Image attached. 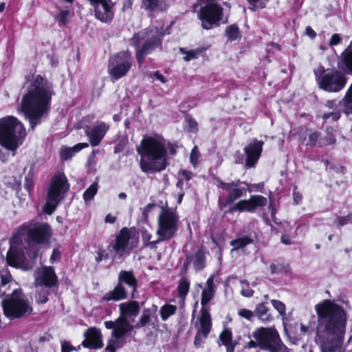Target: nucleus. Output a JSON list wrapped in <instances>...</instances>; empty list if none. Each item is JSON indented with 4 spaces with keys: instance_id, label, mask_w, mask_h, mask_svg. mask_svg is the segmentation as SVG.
I'll list each match as a JSON object with an SVG mask.
<instances>
[{
    "instance_id": "obj_58",
    "label": "nucleus",
    "mask_w": 352,
    "mask_h": 352,
    "mask_svg": "<svg viewBox=\"0 0 352 352\" xmlns=\"http://www.w3.org/2000/svg\"><path fill=\"white\" fill-rule=\"evenodd\" d=\"M342 42V37L339 34L335 33L333 34L330 39L329 45L330 46H335L340 44Z\"/></svg>"
},
{
    "instance_id": "obj_64",
    "label": "nucleus",
    "mask_w": 352,
    "mask_h": 352,
    "mask_svg": "<svg viewBox=\"0 0 352 352\" xmlns=\"http://www.w3.org/2000/svg\"><path fill=\"white\" fill-rule=\"evenodd\" d=\"M254 290L248 287L247 289H242L241 294L242 296L250 298L254 295Z\"/></svg>"
},
{
    "instance_id": "obj_21",
    "label": "nucleus",
    "mask_w": 352,
    "mask_h": 352,
    "mask_svg": "<svg viewBox=\"0 0 352 352\" xmlns=\"http://www.w3.org/2000/svg\"><path fill=\"white\" fill-rule=\"evenodd\" d=\"M85 339L82 342L83 347L98 350L103 347L102 334L100 329L91 327L86 329L83 334Z\"/></svg>"
},
{
    "instance_id": "obj_14",
    "label": "nucleus",
    "mask_w": 352,
    "mask_h": 352,
    "mask_svg": "<svg viewBox=\"0 0 352 352\" xmlns=\"http://www.w3.org/2000/svg\"><path fill=\"white\" fill-rule=\"evenodd\" d=\"M20 234H25L28 242L47 244L53 235L51 226L46 222L30 221L23 223L19 228Z\"/></svg>"
},
{
    "instance_id": "obj_59",
    "label": "nucleus",
    "mask_w": 352,
    "mask_h": 352,
    "mask_svg": "<svg viewBox=\"0 0 352 352\" xmlns=\"http://www.w3.org/2000/svg\"><path fill=\"white\" fill-rule=\"evenodd\" d=\"M76 350V349L71 345L69 342L64 341L61 344V352H71Z\"/></svg>"
},
{
    "instance_id": "obj_36",
    "label": "nucleus",
    "mask_w": 352,
    "mask_h": 352,
    "mask_svg": "<svg viewBox=\"0 0 352 352\" xmlns=\"http://www.w3.org/2000/svg\"><path fill=\"white\" fill-rule=\"evenodd\" d=\"M253 239H252L248 235H245L242 237L236 238L235 239L232 240L230 242V245L233 247V251L243 248L247 245L253 243Z\"/></svg>"
},
{
    "instance_id": "obj_34",
    "label": "nucleus",
    "mask_w": 352,
    "mask_h": 352,
    "mask_svg": "<svg viewBox=\"0 0 352 352\" xmlns=\"http://www.w3.org/2000/svg\"><path fill=\"white\" fill-rule=\"evenodd\" d=\"M225 36L230 42L241 39L242 35L236 23L227 26L225 30Z\"/></svg>"
},
{
    "instance_id": "obj_40",
    "label": "nucleus",
    "mask_w": 352,
    "mask_h": 352,
    "mask_svg": "<svg viewBox=\"0 0 352 352\" xmlns=\"http://www.w3.org/2000/svg\"><path fill=\"white\" fill-rule=\"evenodd\" d=\"M152 235L146 230L142 231V239L144 243V247L150 248L151 249L157 248L156 244L159 243L161 241H164V240H160V236H158V239L156 241H151V239Z\"/></svg>"
},
{
    "instance_id": "obj_18",
    "label": "nucleus",
    "mask_w": 352,
    "mask_h": 352,
    "mask_svg": "<svg viewBox=\"0 0 352 352\" xmlns=\"http://www.w3.org/2000/svg\"><path fill=\"white\" fill-rule=\"evenodd\" d=\"M200 328L197 331L194 340V346L196 349L203 346L204 340H206L212 329V318L207 308H201L199 318Z\"/></svg>"
},
{
    "instance_id": "obj_22",
    "label": "nucleus",
    "mask_w": 352,
    "mask_h": 352,
    "mask_svg": "<svg viewBox=\"0 0 352 352\" xmlns=\"http://www.w3.org/2000/svg\"><path fill=\"white\" fill-rule=\"evenodd\" d=\"M263 144L264 142L263 141L254 139L252 142L244 148V153L246 156L245 166L247 168H252L256 166L261 155Z\"/></svg>"
},
{
    "instance_id": "obj_4",
    "label": "nucleus",
    "mask_w": 352,
    "mask_h": 352,
    "mask_svg": "<svg viewBox=\"0 0 352 352\" xmlns=\"http://www.w3.org/2000/svg\"><path fill=\"white\" fill-rule=\"evenodd\" d=\"M213 179L216 182V186L218 188H221L228 192L225 199H219L218 206L220 210L232 205L224 214H234L236 212H254L258 208L267 206V199L261 195H251L248 199H241L236 203L234 201L245 195L247 189L244 187H239L241 184H245L240 179H236L231 182H225L219 177H214ZM248 186H249L247 184Z\"/></svg>"
},
{
    "instance_id": "obj_28",
    "label": "nucleus",
    "mask_w": 352,
    "mask_h": 352,
    "mask_svg": "<svg viewBox=\"0 0 352 352\" xmlns=\"http://www.w3.org/2000/svg\"><path fill=\"white\" fill-rule=\"evenodd\" d=\"M222 344L226 346V352H234L237 345V342L232 340V332L230 329H224L219 334V337Z\"/></svg>"
},
{
    "instance_id": "obj_46",
    "label": "nucleus",
    "mask_w": 352,
    "mask_h": 352,
    "mask_svg": "<svg viewBox=\"0 0 352 352\" xmlns=\"http://www.w3.org/2000/svg\"><path fill=\"white\" fill-rule=\"evenodd\" d=\"M71 16L70 11L68 10H61L58 14L56 15L55 19L58 22L60 26L65 25Z\"/></svg>"
},
{
    "instance_id": "obj_47",
    "label": "nucleus",
    "mask_w": 352,
    "mask_h": 352,
    "mask_svg": "<svg viewBox=\"0 0 352 352\" xmlns=\"http://www.w3.org/2000/svg\"><path fill=\"white\" fill-rule=\"evenodd\" d=\"M292 197L294 205H300L302 202V194L298 190V186L295 184L292 186Z\"/></svg>"
},
{
    "instance_id": "obj_30",
    "label": "nucleus",
    "mask_w": 352,
    "mask_h": 352,
    "mask_svg": "<svg viewBox=\"0 0 352 352\" xmlns=\"http://www.w3.org/2000/svg\"><path fill=\"white\" fill-rule=\"evenodd\" d=\"M208 48V46H202L195 50H186L185 48L181 47L179 52L181 54L186 55L184 57V60L188 62L193 59H197L199 56H201Z\"/></svg>"
},
{
    "instance_id": "obj_19",
    "label": "nucleus",
    "mask_w": 352,
    "mask_h": 352,
    "mask_svg": "<svg viewBox=\"0 0 352 352\" xmlns=\"http://www.w3.org/2000/svg\"><path fill=\"white\" fill-rule=\"evenodd\" d=\"M110 126L104 122H97L92 127L87 126L85 133L89 139V144L95 147L98 146L109 130Z\"/></svg>"
},
{
    "instance_id": "obj_8",
    "label": "nucleus",
    "mask_w": 352,
    "mask_h": 352,
    "mask_svg": "<svg viewBox=\"0 0 352 352\" xmlns=\"http://www.w3.org/2000/svg\"><path fill=\"white\" fill-rule=\"evenodd\" d=\"M138 282L132 270H121L118 275V281L113 289L104 294L102 302L120 301L129 298H135Z\"/></svg>"
},
{
    "instance_id": "obj_49",
    "label": "nucleus",
    "mask_w": 352,
    "mask_h": 352,
    "mask_svg": "<svg viewBox=\"0 0 352 352\" xmlns=\"http://www.w3.org/2000/svg\"><path fill=\"white\" fill-rule=\"evenodd\" d=\"M271 303L274 308L278 311L280 315L284 316L286 312L285 305L278 300H272Z\"/></svg>"
},
{
    "instance_id": "obj_41",
    "label": "nucleus",
    "mask_w": 352,
    "mask_h": 352,
    "mask_svg": "<svg viewBox=\"0 0 352 352\" xmlns=\"http://www.w3.org/2000/svg\"><path fill=\"white\" fill-rule=\"evenodd\" d=\"M60 202L58 199L51 200L50 197L47 196L46 202L43 207V212L48 215L52 214Z\"/></svg>"
},
{
    "instance_id": "obj_61",
    "label": "nucleus",
    "mask_w": 352,
    "mask_h": 352,
    "mask_svg": "<svg viewBox=\"0 0 352 352\" xmlns=\"http://www.w3.org/2000/svg\"><path fill=\"white\" fill-rule=\"evenodd\" d=\"M267 209H268L269 212H270L272 219L273 220H274L277 211H276L274 203L272 201H270V203L268 204Z\"/></svg>"
},
{
    "instance_id": "obj_56",
    "label": "nucleus",
    "mask_w": 352,
    "mask_h": 352,
    "mask_svg": "<svg viewBox=\"0 0 352 352\" xmlns=\"http://www.w3.org/2000/svg\"><path fill=\"white\" fill-rule=\"evenodd\" d=\"M87 147H89V143L81 142V143H78V144H75L72 147H69V148L70 149V151H72L76 154V153H78L81 150H82L85 148H87Z\"/></svg>"
},
{
    "instance_id": "obj_50",
    "label": "nucleus",
    "mask_w": 352,
    "mask_h": 352,
    "mask_svg": "<svg viewBox=\"0 0 352 352\" xmlns=\"http://www.w3.org/2000/svg\"><path fill=\"white\" fill-rule=\"evenodd\" d=\"M112 338H113L109 340L107 342V346L104 349L105 352H116L117 349L120 347L117 342L119 339H116L113 337Z\"/></svg>"
},
{
    "instance_id": "obj_16",
    "label": "nucleus",
    "mask_w": 352,
    "mask_h": 352,
    "mask_svg": "<svg viewBox=\"0 0 352 352\" xmlns=\"http://www.w3.org/2000/svg\"><path fill=\"white\" fill-rule=\"evenodd\" d=\"M223 8L216 3L208 2L201 6L197 12V18L201 23V28L206 30H212L220 25L223 19Z\"/></svg>"
},
{
    "instance_id": "obj_9",
    "label": "nucleus",
    "mask_w": 352,
    "mask_h": 352,
    "mask_svg": "<svg viewBox=\"0 0 352 352\" xmlns=\"http://www.w3.org/2000/svg\"><path fill=\"white\" fill-rule=\"evenodd\" d=\"M3 315L12 320L30 316L33 308L21 289H15L1 301Z\"/></svg>"
},
{
    "instance_id": "obj_15",
    "label": "nucleus",
    "mask_w": 352,
    "mask_h": 352,
    "mask_svg": "<svg viewBox=\"0 0 352 352\" xmlns=\"http://www.w3.org/2000/svg\"><path fill=\"white\" fill-rule=\"evenodd\" d=\"M133 65V56L128 51H121L111 56L108 62V74L113 81L125 76Z\"/></svg>"
},
{
    "instance_id": "obj_17",
    "label": "nucleus",
    "mask_w": 352,
    "mask_h": 352,
    "mask_svg": "<svg viewBox=\"0 0 352 352\" xmlns=\"http://www.w3.org/2000/svg\"><path fill=\"white\" fill-rule=\"evenodd\" d=\"M70 185L63 173L54 175L47 189V196L51 200L58 199L63 201L69 190Z\"/></svg>"
},
{
    "instance_id": "obj_1",
    "label": "nucleus",
    "mask_w": 352,
    "mask_h": 352,
    "mask_svg": "<svg viewBox=\"0 0 352 352\" xmlns=\"http://www.w3.org/2000/svg\"><path fill=\"white\" fill-rule=\"evenodd\" d=\"M318 316L317 338L321 352H336L342 346L347 314L340 305L324 300L315 306Z\"/></svg>"
},
{
    "instance_id": "obj_23",
    "label": "nucleus",
    "mask_w": 352,
    "mask_h": 352,
    "mask_svg": "<svg viewBox=\"0 0 352 352\" xmlns=\"http://www.w3.org/2000/svg\"><path fill=\"white\" fill-rule=\"evenodd\" d=\"M23 258V252L16 248L11 246L7 252L6 261L8 265L25 271L31 270L32 265L25 263Z\"/></svg>"
},
{
    "instance_id": "obj_39",
    "label": "nucleus",
    "mask_w": 352,
    "mask_h": 352,
    "mask_svg": "<svg viewBox=\"0 0 352 352\" xmlns=\"http://www.w3.org/2000/svg\"><path fill=\"white\" fill-rule=\"evenodd\" d=\"M177 307L170 304H165L161 307L160 310V314L162 320L166 321L168 318L175 314L177 311Z\"/></svg>"
},
{
    "instance_id": "obj_38",
    "label": "nucleus",
    "mask_w": 352,
    "mask_h": 352,
    "mask_svg": "<svg viewBox=\"0 0 352 352\" xmlns=\"http://www.w3.org/2000/svg\"><path fill=\"white\" fill-rule=\"evenodd\" d=\"M343 102V112L349 115L352 113V83L349 87L346 94L342 99Z\"/></svg>"
},
{
    "instance_id": "obj_48",
    "label": "nucleus",
    "mask_w": 352,
    "mask_h": 352,
    "mask_svg": "<svg viewBox=\"0 0 352 352\" xmlns=\"http://www.w3.org/2000/svg\"><path fill=\"white\" fill-rule=\"evenodd\" d=\"M238 315L243 318H245L249 321H252L253 320V318L254 317H256L255 316V311H251L250 309H240L239 311H238Z\"/></svg>"
},
{
    "instance_id": "obj_54",
    "label": "nucleus",
    "mask_w": 352,
    "mask_h": 352,
    "mask_svg": "<svg viewBox=\"0 0 352 352\" xmlns=\"http://www.w3.org/2000/svg\"><path fill=\"white\" fill-rule=\"evenodd\" d=\"M188 129L189 132L197 133L198 131V123L192 118L187 120Z\"/></svg>"
},
{
    "instance_id": "obj_13",
    "label": "nucleus",
    "mask_w": 352,
    "mask_h": 352,
    "mask_svg": "<svg viewBox=\"0 0 352 352\" xmlns=\"http://www.w3.org/2000/svg\"><path fill=\"white\" fill-rule=\"evenodd\" d=\"M179 216L176 208L162 207L157 218V234L160 240L175 237L178 230Z\"/></svg>"
},
{
    "instance_id": "obj_12",
    "label": "nucleus",
    "mask_w": 352,
    "mask_h": 352,
    "mask_svg": "<svg viewBox=\"0 0 352 352\" xmlns=\"http://www.w3.org/2000/svg\"><path fill=\"white\" fill-rule=\"evenodd\" d=\"M139 232L135 227L122 228L116 234L115 240L109 245L110 251L113 252V258H122L127 250H133L137 246Z\"/></svg>"
},
{
    "instance_id": "obj_31",
    "label": "nucleus",
    "mask_w": 352,
    "mask_h": 352,
    "mask_svg": "<svg viewBox=\"0 0 352 352\" xmlns=\"http://www.w3.org/2000/svg\"><path fill=\"white\" fill-rule=\"evenodd\" d=\"M308 132V140L306 143V146L314 148V147H324L320 146V143L322 139V133L317 130L307 129Z\"/></svg>"
},
{
    "instance_id": "obj_52",
    "label": "nucleus",
    "mask_w": 352,
    "mask_h": 352,
    "mask_svg": "<svg viewBox=\"0 0 352 352\" xmlns=\"http://www.w3.org/2000/svg\"><path fill=\"white\" fill-rule=\"evenodd\" d=\"M199 152L197 146H194L191 151L190 160L193 166H196L198 163Z\"/></svg>"
},
{
    "instance_id": "obj_29",
    "label": "nucleus",
    "mask_w": 352,
    "mask_h": 352,
    "mask_svg": "<svg viewBox=\"0 0 352 352\" xmlns=\"http://www.w3.org/2000/svg\"><path fill=\"white\" fill-rule=\"evenodd\" d=\"M267 302H263L256 305L255 307V316L263 322H269L273 320L270 309L267 306Z\"/></svg>"
},
{
    "instance_id": "obj_33",
    "label": "nucleus",
    "mask_w": 352,
    "mask_h": 352,
    "mask_svg": "<svg viewBox=\"0 0 352 352\" xmlns=\"http://www.w3.org/2000/svg\"><path fill=\"white\" fill-rule=\"evenodd\" d=\"M193 265L196 271H201L206 267V257L203 247L194 254Z\"/></svg>"
},
{
    "instance_id": "obj_63",
    "label": "nucleus",
    "mask_w": 352,
    "mask_h": 352,
    "mask_svg": "<svg viewBox=\"0 0 352 352\" xmlns=\"http://www.w3.org/2000/svg\"><path fill=\"white\" fill-rule=\"evenodd\" d=\"M214 275H212L208 278V280L206 281L207 287L206 289H210V290H215V289H214L215 287L214 285Z\"/></svg>"
},
{
    "instance_id": "obj_3",
    "label": "nucleus",
    "mask_w": 352,
    "mask_h": 352,
    "mask_svg": "<svg viewBox=\"0 0 352 352\" xmlns=\"http://www.w3.org/2000/svg\"><path fill=\"white\" fill-rule=\"evenodd\" d=\"M157 307L153 305L151 308H144L135 324H133L135 318L140 312V303L137 300H129L119 305L120 315L116 320H107L104 322L107 329H112L111 337L122 339L134 329H140L148 325L151 316L155 314Z\"/></svg>"
},
{
    "instance_id": "obj_5",
    "label": "nucleus",
    "mask_w": 352,
    "mask_h": 352,
    "mask_svg": "<svg viewBox=\"0 0 352 352\" xmlns=\"http://www.w3.org/2000/svg\"><path fill=\"white\" fill-rule=\"evenodd\" d=\"M166 34L163 27L149 26L143 30L134 33L129 39V43L135 50V58L140 66L145 58L154 51H162L164 37Z\"/></svg>"
},
{
    "instance_id": "obj_20",
    "label": "nucleus",
    "mask_w": 352,
    "mask_h": 352,
    "mask_svg": "<svg viewBox=\"0 0 352 352\" xmlns=\"http://www.w3.org/2000/svg\"><path fill=\"white\" fill-rule=\"evenodd\" d=\"M94 8L96 19L104 23H110L113 17L111 0H87Z\"/></svg>"
},
{
    "instance_id": "obj_55",
    "label": "nucleus",
    "mask_w": 352,
    "mask_h": 352,
    "mask_svg": "<svg viewBox=\"0 0 352 352\" xmlns=\"http://www.w3.org/2000/svg\"><path fill=\"white\" fill-rule=\"evenodd\" d=\"M60 156L63 160H68L73 157L72 154H71V151L69 147L65 146L61 148L60 151Z\"/></svg>"
},
{
    "instance_id": "obj_2",
    "label": "nucleus",
    "mask_w": 352,
    "mask_h": 352,
    "mask_svg": "<svg viewBox=\"0 0 352 352\" xmlns=\"http://www.w3.org/2000/svg\"><path fill=\"white\" fill-rule=\"evenodd\" d=\"M177 148V144L166 142L162 137H144L137 146L141 170L148 175L166 170L169 165L168 154L175 155Z\"/></svg>"
},
{
    "instance_id": "obj_37",
    "label": "nucleus",
    "mask_w": 352,
    "mask_h": 352,
    "mask_svg": "<svg viewBox=\"0 0 352 352\" xmlns=\"http://www.w3.org/2000/svg\"><path fill=\"white\" fill-rule=\"evenodd\" d=\"M270 270L272 274L285 273L287 274L290 272V265L288 263L283 261H278L277 263H272L270 265Z\"/></svg>"
},
{
    "instance_id": "obj_45",
    "label": "nucleus",
    "mask_w": 352,
    "mask_h": 352,
    "mask_svg": "<svg viewBox=\"0 0 352 352\" xmlns=\"http://www.w3.org/2000/svg\"><path fill=\"white\" fill-rule=\"evenodd\" d=\"M215 293V290H210L204 289L201 293V308H206V305L213 298Z\"/></svg>"
},
{
    "instance_id": "obj_11",
    "label": "nucleus",
    "mask_w": 352,
    "mask_h": 352,
    "mask_svg": "<svg viewBox=\"0 0 352 352\" xmlns=\"http://www.w3.org/2000/svg\"><path fill=\"white\" fill-rule=\"evenodd\" d=\"M252 337L259 341L261 350L269 352H289V349L282 341L278 331L274 327L256 328Z\"/></svg>"
},
{
    "instance_id": "obj_35",
    "label": "nucleus",
    "mask_w": 352,
    "mask_h": 352,
    "mask_svg": "<svg viewBox=\"0 0 352 352\" xmlns=\"http://www.w3.org/2000/svg\"><path fill=\"white\" fill-rule=\"evenodd\" d=\"M326 135L322 138L320 145V146H329L333 145L336 143V130L333 126H329L326 127L325 129Z\"/></svg>"
},
{
    "instance_id": "obj_62",
    "label": "nucleus",
    "mask_w": 352,
    "mask_h": 352,
    "mask_svg": "<svg viewBox=\"0 0 352 352\" xmlns=\"http://www.w3.org/2000/svg\"><path fill=\"white\" fill-rule=\"evenodd\" d=\"M305 34L311 39H314L316 37V32L312 29L311 26H307L305 28Z\"/></svg>"
},
{
    "instance_id": "obj_6",
    "label": "nucleus",
    "mask_w": 352,
    "mask_h": 352,
    "mask_svg": "<svg viewBox=\"0 0 352 352\" xmlns=\"http://www.w3.org/2000/svg\"><path fill=\"white\" fill-rule=\"evenodd\" d=\"M51 102V93L28 92L23 96L21 110L28 118L32 129L39 124L42 117L49 112Z\"/></svg>"
},
{
    "instance_id": "obj_53",
    "label": "nucleus",
    "mask_w": 352,
    "mask_h": 352,
    "mask_svg": "<svg viewBox=\"0 0 352 352\" xmlns=\"http://www.w3.org/2000/svg\"><path fill=\"white\" fill-rule=\"evenodd\" d=\"M338 225L344 226L349 223H352V213H349L346 216H340L338 217Z\"/></svg>"
},
{
    "instance_id": "obj_42",
    "label": "nucleus",
    "mask_w": 352,
    "mask_h": 352,
    "mask_svg": "<svg viewBox=\"0 0 352 352\" xmlns=\"http://www.w3.org/2000/svg\"><path fill=\"white\" fill-rule=\"evenodd\" d=\"M341 118V112L340 110L335 109L331 112L324 113L321 118L323 120V123L327 122L329 119H331V122H338Z\"/></svg>"
},
{
    "instance_id": "obj_57",
    "label": "nucleus",
    "mask_w": 352,
    "mask_h": 352,
    "mask_svg": "<svg viewBox=\"0 0 352 352\" xmlns=\"http://www.w3.org/2000/svg\"><path fill=\"white\" fill-rule=\"evenodd\" d=\"M179 177H180V179H183V181L184 179L190 181L192 177V173L187 170H181L179 172Z\"/></svg>"
},
{
    "instance_id": "obj_26",
    "label": "nucleus",
    "mask_w": 352,
    "mask_h": 352,
    "mask_svg": "<svg viewBox=\"0 0 352 352\" xmlns=\"http://www.w3.org/2000/svg\"><path fill=\"white\" fill-rule=\"evenodd\" d=\"M28 92L51 93L48 80L40 74L36 75L31 82Z\"/></svg>"
},
{
    "instance_id": "obj_25",
    "label": "nucleus",
    "mask_w": 352,
    "mask_h": 352,
    "mask_svg": "<svg viewBox=\"0 0 352 352\" xmlns=\"http://www.w3.org/2000/svg\"><path fill=\"white\" fill-rule=\"evenodd\" d=\"M41 284L47 287H52L58 284V277L52 267H45L43 269L41 276Z\"/></svg>"
},
{
    "instance_id": "obj_60",
    "label": "nucleus",
    "mask_w": 352,
    "mask_h": 352,
    "mask_svg": "<svg viewBox=\"0 0 352 352\" xmlns=\"http://www.w3.org/2000/svg\"><path fill=\"white\" fill-rule=\"evenodd\" d=\"M61 258L60 252L58 249H54L52 251V254L50 256V261L52 262L58 261Z\"/></svg>"
},
{
    "instance_id": "obj_51",
    "label": "nucleus",
    "mask_w": 352,
    "mask_h": 352,
    "mask_svg": "<svg viewBox=\"0 0 352 352\" xmlns=\"http://www.w3.org/2000/svg\"><path fill=\"white\" fill-rule=\"evenodd\" d=\"M96 254L97 256H96L95 259L96 263H100L103 259L107 260L109 258V254L102 248H98V250L96 252Z\"/></svg>"
},
{
    "instance_id": "obj_7",
    "label": "nucleus",
    "mask_w": 352,
    "mask_h": 352,
    "mask_svg": "<svg viewBox=\"0 0 352 352\" xmlns=\"http://www.w3.org/2000/svg\"><path fill=\"white\" fill-rule=\"evenodd\" d=\"M27 135L22 122L13 116L0 119V145L15 152L23 143Z\"/></svg>"
},
{
    "instance_id": "obj_32",
    "label": "nucleus",
    "mask_w": 352,
    "mask_h": 352,
    "mask_svg": "<svg viewBox=\"0 0 352 352\" xmlns=\"http://www.w3.org/2000/svg\"><path fill=\"white\" fill-rule=\"evenodd\" d=\"M190 286V282L189 279L186 277H182L178 282L177 286V295L178 297L183 301H185V299L187 295L189 293Z\"/></svg>"
},
{
    "instance_id": "obj_43",
    "label": "nucleus",
    "mask_w": 352,
    "mask_h": 352,
    "mask_svg": "<svg viewBox=\"0 0 352 352\" xmlns=\"http://www.w3.org/2000/svg\"><path fill=\"white\" fill-rule=\"evenodd\" d=\"M98 191V184L97 183H93L90 186L86 189V190L84 192L82 197L83 199L85 202L89 201L96 195Z\"/></svg>"
},
{
    "instance_id": "obj_10",
    "label": "nucleus",
    "mask_w": 352,
    "mask_h": 352,
    "mask_svg": "<svg viewBox=\"0 0 352 352\" xmlns=\"http://www.w3.org/2000/svg\"><path fill=\"white\" fill-rule=\"evenodd\" d=\"M316 81L318 88L327 93H338L346 85L348 77L340 69H325L320 65L314 71Z\"/></svg>"
},
{
    "instance_id": "obj_44",
    "label": "nucleus",
    "mask_w": 352,
    "mask_h": 352,
    "mask_svg": "<svg viewBox=\"0 0 352 352\" xmlns=\"http://www.w3.org/2000/svg\"><path fill=\"white\" fill-rule=\"evenodd\" d=\"M33 177L34 167L32 166L27 175L25 177L24 188L28 192H30L31 190L34 188V183Z\"/></svg>"
},
{
    "instance_id": "obj_24",
    "label": "nucleus",
    "mask_w": 352,
    "mask_h": 352,
    "mask_svg": "<svg viewBox=\"0 0 352 352\" xmlns=\"http://www.w3.org/2000/svg\"><path fill=\"white\" fill-rule=\"evenodd\" d=\"M338 68L346 74L352 75V48L347 47L338 59Z\"/></svg>"
},
{
    "instance_id": "obj_27",
    "label": "nucleus",
    "mask_w": 352,
    "mask_h": 352,
    "mask_svg": "<svg viewBox=\"0 0 352 352\" xmlns=\"http://www.w3.org/2000/svg\"><path fill=\"white\" fill-rule=\"evenodd\" d=\"M141 8L150 12H164L168 6L166 0H142Z\"/></svg>"
}]
</instances>
